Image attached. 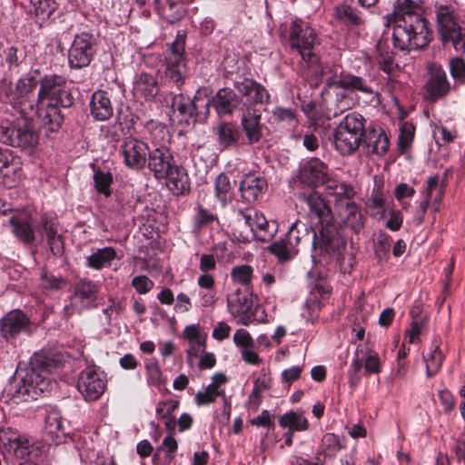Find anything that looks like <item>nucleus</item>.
Segmentation results:
<instances>
[{"label": "nucleus", "mask_w": 465, "mask_h": 465, "mask_svg": "<svg viewBox=\"0 0 465 465\" xmlns=\"http://www.w3.org/2000/svg\"><path fill=\"white\" fill-rule=\"evenodd\" d=\"M7 99L27 117L40 116V123L47 131L56 132L64 122L61 108H69L74 99L66 89V80L56 74H45L36 80L34 76L20 78L15 89L9 90Z\"/></svg>", "instance_id": "obj_1"}, {"label": "nucleus", "mask_w": 465, "mask_h": 465, "mask_svg": "<svg viewBox=\"0 0 465 465\" xmlns=\"http://www.w3.org/2000/svg\"><path fill=\"white\" fill-rule=\"evenodd\" d=\"M64 362V354L57 349H43L35 352L25 375L11 391L14 402L36 400L47 392L50 387L47 374L61 368Z\"/></svg>", "instance_id": "obj_2"}, {"label": "nucleus", "mask_w": 465, "mask_h": 465, "mask_svg": "<svg viewBox=\"0 0 465 465\" xmlns=\"http://www.w3.org/2000/svg\"><path fill=\"white\" fill-rule=\"evenodd\" d=\"M362 219L359 207L351 201V198H344L334 203L332 219L328 216L322 220V252L324 251L339 258L346 244L341 234V223H343L354 232H358L363 226Z\"/></svg>", "instance_id": "obj_3"}, {"label": "nucleus", "mask_w": 465, "mask_h": 465, "mask_svg": "<svg viewBox=\"0 0 465 465\" xmlns=\"http://www.w3.org/2000/svg\"><path fill=\"white\" fill-rule=\"evenodd\" d=\"M10 224L14 234L23 242H33L36 232L42 239L45 237L54 255L60 256L64 253V238L58 232L59 223L55 218L44 214L38 223H34L30 217H12Z\"/></svg>", "instance_id": "obj_4"}, {"label": "nucleus", "mask_w": 465, "mask_h": 465, "mask_svg": "<svg viewBox=\"0 0 465 465\" xmlns=\"http://www.w3.org/2000/svg\"><path fill=\"white\" fill-rule=\"evenodd\" d=\"M13 109L15 119L0 124V142L22 150L34 148L38 142V134L35 131V123L37 122L41 126L40 116L28 115L22 113L20 108L15 104H10ZM45 128L47 129L46 126Z\"/></svg>", "instance_id": "obj_5"}, {"label": "nucleus", "mask_w": 465, "mask_h": 465, "mask_svg": "<svg viewBox=\"0 0 465 465\" xmlns=\"http://www.w3.org/2000/svg\"><path fill=\"white\" fill-rule=\"evenodd\" d=\"M394 47L411 51L425 47L431 40V31L424 16H412L393 23Z\"/></svg>", "instance_id": "obj_6"}, {"label": "nucleus", "mask_w": 465, "mask_h": 465, "mask_svg": "<svg viewBox=\"0 0 465 465\" xmlns=\"http://www.w3.org/2000/svg\"><path fill=\"white\" fill-rule=\"evenodd\" d=\"M0 449L6 460H25L17 465H37L31 461L39 453L35 441L17 430L10 428L0 430Z\"/></svg>", "instance_id": "obj_7"}, {"label": "nucleus", "mask_w": 465, "mask_h": 465, "mask_svg": "<svg viewBox=\"0 0 465 465\" xmlns=\"http://www.w3.org/2000/svg\"><path fill=\"white\" fill-rule=\"evenodd\" d=\"M364 133V118L358 113L348 114L332 134L331 143L341 154H351L360 146Z\"/></svg>", "instance_id": "obj_8"}, {"label": "nucleus", "mask_w": 465, "mask_h": 465, "mask_svg": "<svg viewBox=\"0 0 465 465\" xmlns=\"http://www.w3.org/2000/svg\"><path fill=\"white\" fill-rule=\"evenodd\" d=\"M437 28L443 42H451L457 52H465V28L459 22L455 8L448 5H436Z\"/></svg>", "instance_id": "obj_9"}, {"label": "nucleus", "mask_w": 465, "mask_h": 465, "mask_svg": "<svg viewBox=\"0 0 465 465\" xmlns=\"http://www.w3.org/2000/svg\"><path fill=\"white\" fill-rule=\"evenodd\" d=\"M322 187L324 199L322 198V220L331 216L332 219V205L344 198L354 195L353 189L341 182L332 172L322 163Z\"/></svg>", "instance_id": "obj_10"}, {"label": "nucleus", "mask_w": 465, "mask_h": 465, "mask_svg": "<svg viewBox=\"0 0 465 465\" xmlns=\"http://www.w3.org/2000/svg\"><path fill=\"white\" fill-rule=\"evenodd\" d=\"M171 107L179 114L180 121L187 125H194L197 122H204L209 112L207 104L203 102V92L198 90L193 99L183 94H174L172 97Z\"/></svg>", "instance_id": "obj_11"}, {"label": "nucleus", "mask_w": 465, "mask_h": 465, "mask_svg": "<svg viewBox=\"0 0 465 465\" xmlns=\"http://www.w3.org/2000/svg\"><path fill=\"white\" fill-rule=\"evenodd\" d=\"M312 233V252L311 254L313 268L307 272L309 285L311 286L310 294L302 310V316L312 323H314L320 315V271L317 268L319 255L317 253L318 237L315 228H311Z\"/></svg>", "instance_id": "obj_12"}, {"label": "nucleus", "mask_w": 465, "mask_h": 465, "mask_svg": "<svg viewBox=\"0 0 465 465\" xmlns=\"http://www.w3.org/2000/svg\"><path fill=\"white\" fill-rule=\"evenodd\" d=\"M320 179V160L312 158L305 162L300 169L299 180L310 191L303 192L301 197L307 203L310 214L315 216L320 223V194L316 190Z\"/></svg>", "instance_id": "obj_13"}, {"label": "nucleus", "mask_w": 465, "mask_h": 465, "mask_svg": "<svg viewBox=\"0 0 465 465\" xmlns=\"http://www.w3.org/2000/svg\"><path fill=\"white\" fill-rule=\"evenodd\" d=\"M99 288L97 284L90 280L79 281L74 288V293L70 297L69 304L64 308L65 315L71 316L80 313L84 310L92 309L97 306Z\"/></svg>", "instance_id": "obj_14"}, {"label": "nucleus", "mask_w": 465, "mask_h": 465, "mask_svg": "<svg viewBox=\"0 0 465 465\" xmlns=\"http://www.w3.org/2000/svg\"><path fill=\"white\" fill-rule=\"evenodd\" d=\"M289 42L299 52L303 61L313 64L318 57L312 52L316 35L302 21L294 20L290 28Z\"/></svg>", "instance_id": "obj_15"}, {"label": "nucleus", "mask_w": 465, "mask_h": 465, "mask_svg": "<svg viewBox=\"0 0 465 465\" xmlns=\"http://www.w3.org/2000/svg\"><path fill=\"white\" fill-rule=\"evenodd\" d=\"M96 53V40L89 33L74 36L68 50V64L71 68L81 69L88 66Z\"/></svg>", "instance_id": "obj_16"}, {"label": "nucleus", "mask_w": 465, "mask_h": 465, "mask_svg": "<svg viewBox=\"0 0 465 465\" xmlns=\"http://www.w3.org/2000/svg\"><path fill=\"white\" fill-rule=\"evenodd\" d=\"M227 308L230 313L238 318V322L249 325L256 321L255 313L258 307H254L252 294L250 290H236L227 298Z\"/></svg>", "instance_id": "obj_17"}, {"label": "nucleus", "mask_w": 465, "mask_h": 465, "mask_svg": "<svg viewBox=\"0 0 465 465\" xmlns=\"http://www.w3.org/2000/svg\"><path fill=\"white\" fill-rule=\"evenodd\" d=\"M106 388V380L103 373L94 368L87 367L80 372L77 380V389L87 401L99 399Z\"/></svg>", "instance_id": "obj_18"}, {"label": "nucleus", "mask_w": 465, "mask_h": 465, "mask_svg": "<svg viewBox=\"0 0 465 465\" xmlns=\"http://www.w3.org/2000/svg\"><path fill=\"white\" fill-rule=\"evenodd\" d=\"M31 321L21 310H12L0 320V333L2 337L11 341L20 334L30 331Z\"/></svg>", "instance_id": "obj_19"}, {"label": "nucleus", "mask_w": 465, "mask_h": 465, "mask_svg": "<svg viewBox=\"0 0 465 465\" xmlns=\"http://www.w3.org/2000/svg\"><path fill=\"white\" fill-rule=\"evenodd\" d=\"M450 84L443 67L439 64L429 65V76L425 84V98L430 102H436L447 95Z\"/></svg>", "instance_id": "obj_20"}, {"label": "nucleus", "mask_w": 465, "mask_h": 465, "mask_svg": "<svg viewBox=\"0 0 465 465\" xmlns=\"http://www.w3.org/2000/svg\"><path fill=\"white\" fill-rule=\"evenodd\" d=\"M203 102L207 104L210 113V106L213 105L219 117L232 115L241 103L239 95L234 90L224 87L219 89L213 97H209L203 92Z\"/></svg>", "instance_id": "obj_21"}, {"label": "nucleus", "mask_w": 465, "mask_h": 465, "mask_svg": "<svg viewBox=\"0 0 465 465\" xmlns=\"http://www.w3.org/2000/svg\"><path fill=\"white\" fill-rule=\"evenodd\" d=\"M149 151L148 144L136 138H126L121 145L125 165L134 170H142L146 165Z\"/></svg>", "instance_id": "obj_22"}, {"label": "nucleus", "mask_w": 465, "mask_h": 465, "mask_svg": "<svg viewBox=\"0 0 465 465\" xmlns=\"http://www.w3.org/2000/svg\"><path fill=\"white\" fill-rule=\"evenodd\" d=\"M146 163L154 177L162 179L168 175L170 170L173 168L175 161L167 146L154 144L153 148L149 151Z\"/></svg>", "instance_id": "obj_23"}, {"label": "nucleus", "mask_w": 465, "mask_h": 465, "mask_svg": "<svg viewBox=\"0 0 465 465\" xmlns=\"http://www.w3.org/2000/svg\"><path fill=\"white\" fill-rule=\"evenodd\" d=\"M300 239L298 223H293L289 228L285 239L273 242L269 247V250L281 262L290 261L298 252L296 247L300 242Z\"/></svg>", "instance_id": "obj_24"}, {"label": "nucleus", "mask_w": 465, "mask_h": 465, "mask_svg": "<svg viewBox=\"0 0 465 465\" xmlns=\"http://www.w3.org/2000/svg\"><path fill=\"white\" fill-rule=\"evenodd\" d=\"M238 94L246 98L247 108L252 104H265L269 103L270 94L268 91L261 84L245 78L242 82L235 84Z\"/></svg>", "instance_id": "obj_25"}, {"label": "nucleus", "mask_w": 465, "mask_h": 465, "mask_svg": "<svg viewBox=\"0 0 465 465\" xmlns=\"http://www.w3.org/2000/svg\"><path fill=\"white\" fill-rule=\"evenodd\" d=\"M261 114L250 107L242 114L241 126L249 144L259 143L264 135L267 128L261 123Z\"/></svg>", "instance_id": "obj_26"}, {"label": "nucleus", "mask_w": 465, "mask_h": 465, "mask_svg": "<svg viewBox=\"0 0 465 465\" xmlns=\"http://www.w3.org/2000/svg\"><path fill=\"white\" fill-rule=\"evenodd\" d=\"M375 50V59L380 69L386 74H391L398 65L394 60L395 53L391 47V35L388 32L380 36Z\"/></svg>", "instance_id": "obj_27"}, {"label": "nucleus", "mask_w": 465, "mask_h": 465, "mask_svg": "<svg viewBox=\"0 0 465 465\" xmlns=\"http://www.w3.org/2000/svg\"><path fill=\"white\" fill-rule=\"evenodd\" d=\"M267 189V181L260 175L247 173L243 175L240 191L242 197L248 203L258 201Z\"/></svg>", "instance_id": "obj_28"}, {"label": "nucleus", "mask_w": 465, "mask_h": 465, "mask_svg": "<svg viewBox=\"0 0 465 465\" xmlns=\"http://www.w3.org/2000/svg\"><path fill=\"white\" fill-rule=\"evenodd\" d=\"M160 88L154 75L142 72L137 74L133 82V93L136 97L152 101L159 94Z\"/></svg>", "instance_id": "obj_29"}, {"label": "nucleus", "mask_w": 465, "mask_h": 465, "mask_svg": "<svg viewBox=\"0 0 465 465\" xmlns=\"http://www.w3.org/2000/svg\"><path fill=\"white\" fill-rule=\"evenodd\" d=\"M278 231V223L275 221H268L264 215L260 213L254 227L250 235H241L239 241L249 242L251 238H254L260 242L271 241Z\"/></svg>", "instance_id": "obj_30"}, {"label": "nucleus", "mask_w": 465, "mask_h": 465, "mask_svg": "<svg viewBox=\"0 0 465 465\" xmlns=\"http://www.w3.org/2000/svg\"><path fill=\"white\" fill-rule=\"evenodd\" d=\"M91 115L96 121H106L114 114V107L107 92L98 90L92 94L90 101Z\"/></svg>", "instance_id": "obj_31"}, {"label": "nucleus", "mask_w": 465, "mask_h": 465, "mask_svg": "<svg viewBox=\"0 0 465 465\" xmlns=\"http://www.w3.org/2000/svg\"><path fill=\"white\" fill-rule=\"evenodd\" d=\"M446 184L438 175L430 176L426 187L422 193L423 199L432 203V211L439 212L440 204L445 194Z\"/></svg>", "instance_id": "obj_32"}, {"label": "nucleus", "mask_w": 465, "mask_h": 465, "mask_svg": "<svg viewBox=\"0 0 465 465\" xmlns=\"http://www.w3.org/2000/svg\"><path fill=\"white\" fill-rule=\"evenodd\" d=\"M163 179L167 180V187L175 195L185 194L190 192L189 176L185 169L176 163L170 170L168 175Z\"/></svg>", "instance_id": "obj_33"}, {"label": "nucleus", "mask_w": 465, "mask_h": 465, "mask_svg": "<svg viewBox=\"0 0 465 465\" xmlns=\"http://www.w3.org/2000/svg\"><path fill=\"white\" fill-rule=\"evenodd\" d=\"M191 0H171L167 3H154L159 15L168 23L180 21L186 13V4Z\"/></svg>", "instance_id": "obj_34"}, {"label": "nucleus", "mask_w": 465, "mask_h": 465, "mask_svg": "<svg viewBox=\"0 0 465 465\" xmlns=\"http://www.w3.org/2000/svg\"><path fill=\"white\" fill-rule=\"evenodd\" d=\"M394 9L390 19L392 24L412 16H423L420 13V6L412 0H396Z\"/></svg>", "instance_id": "obj_35"}, {"label": "nucleus", "mask_w": 465, "mask_h": 465, "mask_svg": "<svg viewBox=\"0 0 465 465\" xmlns=\"http://www.w3.org/2000/svg\"><path fill=\"white\" fill-rule=\"evenodd\" d=\"M69 426V421L63 418L59 410L54 407H50L47 410L45 429L49 433L61 432L62 434H67Z\"/></svg>", "instance_id": "obj_36"}, {"label": "nucleus", "mask_w": 465, "mask_h": 465, "mask_svg": "<svg viewBox=\"0 0 465 465\" xmlns=\"http://www.w3.org/2000/svg\"><path fill=\"white\" fill-rule=\"evenodd\" d=\"M116 257V252L113 247H104L97 249L86 258V264L95 270H101L109 266L111 262Z\"/></svg>", "instance_id": "obj_37"}, {"label": "nucleus", "mask_w": 465, "mask_h": 465, "mask_svg": "<svg viewBox=\"0 0 465 465\" xmlns=\"http://www.w3.org/2000/svg\"><path fill=\"white\" fill-rule=\"evenodd\" d=\"M219 144L227 148L237 143L240 138V132L232 123H222L216 127Z\"/></svg>", "instance_id": "obj_38"}, {"label": "nucleus", "mask_w": 465, "mask_h": 465, "mask_svg": "<svg viewBox=\"0 0 465 465\" xmlns=\"http://www.w3.org/2000/svg\"><path fill=\"white\" fill-rule=\"evenodd\" d=\"M165 77L178 88L184 83L186 67L184 61L166 59Z\"/></svg>", "instance_id": "obj_39"}, {"label": "nucleus", "mask_w": 465, "mask_h": 465, "mask_svg": "<svg viewBox=\"0 0 465 465\" xmlns=\"http://www.w3.org/2000/svg\"><path fill=\"white\" fill-rule=\"evenodd\" d=\"M279 424L282 428H288L291 431L303 430L308 427V421L302 413L290 411L282 415L279 420Z\"/></svg>", "instance_id": "obj_40"}, {"label": "nucleus", "mask_w": 465, "mask_h": 465, "mask_svg": "<svg viewBox=\"0 0 465 465\" xmlns=\"http://www.w3.org/2000/svg\"><path fill=\"white\" fill-rule=\"evenodd\" d=\"M434 343L435 344L433 345V349L430 351V356L424 357L426 363V374L428 377H432L439 372L445 357L443 352L440 350V345L437 340H435Z\"/></svg>", "instance_id": "obj_41"}, {"label": "nucleus", "mask_w": 465, "mask_h": 465, "mask_svg": "<svg viewBox=\"0 0 465 465\" xmlns=\"http://www.w3.org/2000/svg\"><path fill=\"white\" fill-rule=\"evenodd\" d=\"M30 12L41 22L48 19L57 7L54 0H30Z\"/></svg>", "instance_id": "obj_42"}, {"label": "nucleus", "mask_w": 465, "mask_h": 465, "mask_svg": "<svg viewBox=\"0 0 465 465\" xmlns=\"http://www.w3.org/2000/svg\"><path fill=\"white\" fill-rule=\"evenodd\" d=\"M368 152L377 155H383L389 148V140L385 134L375 131L367 137Z\"/></svg>", "instance_id": "obj_43"}, {"label": "nucleus", "mask_w": 465, "mask_h": 465, "mask_svg": "<svg viewBox=\"0 0 465 465\" xmlns=\"http://www.w3.org/2000/svg\"><path fill=\"white\" fill-rule=\"evenodd\" d=\"M337 84L343 89L357 90L364 94H371L372 89L366 84V82L354 75H347L342 79L339 80Z\"/></svg>", "instance_id": "obj_44"}, {"label": "nucleus", "mask_w": 465, "mask_h": 465, "mask_svg": "<svg viewBox=\"0 0 465 465\" xmlns=\"http://www.w3.org/2000/svg\"><path fill=\"white\" fill-rule=\"evenodd\" d=\"M147 383L151 386L160 387L163 383V373L156 361L149 360L145 362Z\"/></svg>", "instance_id": "obj_45"}, {"label": "nucleus", "mask_w": 465, "mask_h": 465, "mask_svg": "<svg viewBox=\"0 0 465 465\" xmlns=\"http://www.w3.org/2000/svg\"><path fill=\"white\" fill-rule=\"evenodd\" d=\"M94 186L98 193L109 196L111 194L110 185L113 177L110 172L97 170L94 174Z\"/></svg>", "instance_id": "obj_46"}, {"label": "nucleus", "mask_w": 465, "mask_h": 465, "mask_svg": "<svg viewBox=\"0 0 465 465\" xmlns=\"http://www.w3.org/2000/svg\"><path fill=\"white\" fill-rule=\"evenodd\" d=\"M214 221H218V216L215 213H211L209 210L204 208L203 205H197L196 213L193 217L194 229L201 230Z\"/></svg>", "instance_id": "obj_47"}, {"label": "nucleus", "mask_w": 465, "mask_h": 465, "mask_svg": "<svg viewBox=\"0 0 465 465\" xmlns=\"http://www.w3.org/2000/svg\"><path fill=\"white\" fill-rule=\"evenodd\" d=\"M385 195L381 186H375L369 200L368 207L371 211V215L382 213L384 211Z\"/></svg>", "instance_id": "obj_48"}, {"label": "nucleus", "mask_w": 465, "mask_h": 465, "mask_svg": "<svg viewBox=\"0 0 465 465\" xmlns=\"http://www.w3.org/2000/svg\"><path fill=\"white\" fill-rule=\"evenodd\" d=\"M252 268L249 265L236 266L232 269L231 275L234 282L241 283L245 290H250L249 285L252 277Z\"/></svg>", "instance_id": "obj_49"}, {"label": "nucleus", "mask_w": 465, "mask_h": 465, "mask_svg": "<svg viewBox=\"0 0 465 465\" xmlns=\"http://www.w3.org/2000/svg\"><path fill=\"white\" fill-rule=\"evenodd\" d=\"M337 14L341 20L352 25H359L363 23L359 11L350 5H342L339 6Z\"/></svg>", "instance_id": "obj_50"}, {"label": "nucleus", "mask_w": 465, "mask_h": 465, "mask_svg": "<svg viewBox=\"0 0 465 465\" xmlns=\"http://www.w3.org/2000/svg\"><path fill=\"white\" fill-rule=\"evenodd\" d=\"M215 196L222 203H225L227 200V193L232 189V184L229 177L222 173H220L214 183Z\"/></svg>", "instance_id": "obj_51"}, {"label": "nucleus", "mask_w": 465, "mask_h": 465, "mask_svg": "<svg viewBox=\"0 0 465 465\" xmlns=\"http://www.w3.org/2000/svg\"><path fill=\"white\" fill-rule=\"evenodd\" d=\"M341 448L339 438L333 433H327L322 438V452L325 456L334 455Z\"/></svg>", "instance_id": "obj_52"}, {"label": "nucleus", "mask_w": 465, "mask_h": 465, "mask_svg": "<svg viewBox=\"0 0 465 465\" xmlns=\"http://www.w3.org/2000/svg\"><path fill=\"white\" fill-rule=\"evenodd\" d=\"M259 213H260L253 208L238 209L237 219L239 223H243V224L249 229L251 233L254 227Z\"/></svg>", "instance_id": "obj_53"}, {"label": "nucleus", "mask_w": 465, "mask_h": 465, "mask_svg": "<svg viewBox=\"0 0 465 465\" xmlns=\"http://www.w3.org/2000/svg\"><path fill=\"white\" fill-rule=\"evenodd\" d=\"M449 68L451 76L460 84L465 83V62L460 57H454L450 60Z\"/></svg>", "instance_id": "obj_54"}, {"label": "nucleus", "mask_w": 465, "mask_h": 465, "mask_svg": "<svg viewBox=\"0 0 465 465\" xmlns=\"http://www.w3.org/2000/svg\"><path fill=\"white\" fill-rule=\"evenodd\" d=\"M5 53V62L8 64L10 68L18 67L25 56V51L15 46L7 48Z\"/></svg>", "instance_id": "obj_55"}, {"label": "nucleus", "mask_w": 465, "mask_h": 465, "mask_svg": "<svg viewBox=\"0 0 465 465\" xmlns=\"http://www.w3.org/2000/svg\"><path fill=\"white\" fill-rule=\"evenodd\" d=\"M415 127L412 124L405 122L401 126L399 146L403 150L411 144L414 137Z\"/></svg>", "instance_id": "obj_56"}, {"label": "nucleus", "mask_w": 465, "mask_h": 465, "mask_svg": "<svg viewBox=\"0 0 465 465\" xmlns=\"http://www.w3.org/2000/svg\"><path fill=\"white\" fill-rule=\"evenodd\" d=\"M233 342L242 351V349L255 347V341L251 334L244 329H239L233 334Z\"/></svg>", "instance_id": "obj_57"}, {"label": "nucleus", "mask_w": 465, "mask_h": 465, "mask_svg": "<svg viewBox=\"0 0 465 465\" xmlns=\"http://www.w3.org/2000/svg\"><path fill=\"white\" fill-rule=\"evenodd\" d=\"M64 280L62 277H56L47 272L41 275V285L44 289L49 291H58L64 285Z\"/></svg>", "instance_id": "obj_58"}, {"label": "nucleus", "mask_w": 465, "mask_h": 465, "mask_svg": "<svg viewBox=\"0 0 465 465\" xmlns=\"http://www.w3.org/2000/svg\"><path fill=\"white\" fill-rule=\"evenodd\" d=\"M273 118L279 123H285L290 126H294L297 123L294 113L291 109L277 107L273 111Z\"/></svg>", "instance_id": "obj_59"}, {"label": "nucleus", "mask_w": 465, "mask_h": 465, "mask_svg": "<svg viewBox=\"0 0 465 465\" xmlns=\"http://www.w3.org/2000/svg\"><path fill=\"white\" fill-rule=\"evenodd\" d=\"M132 286L141 294L149 292L153 287V282L145 275H138L133 278Z\"/></svg>", "instance_id": "obj_60"}, {"label": "nucleus", "mask_w": 465, "mask_h": 465, "mask_svg": "<svg viewBox=\"0 0 465 465\" xmlns=\"http://www.w3.org/2000/svg\"><path fill=\"white\" fill-rule=\"evenodd\" d=\"M184 45H185V37L184 36H177L175 41L173 43L171 46V53L168 54L166 59L176 60V61H184L183 60V52H184Z\"/></svg>", "instance_id": "obj_61"}, {"label": "nucleus", "mask_w": 465, "mask_h": 465, "mask_svg": "<svg viewBox=\"0 0 465 465\" xmlns=\"http://www.w3.org/2000/svg\"><path fill=\"white\" fill-rule=\"evenodd\" d=\"M423 328L422 321H413L409 330L406 331L405 339L409 343H416L420 340V335Z\"/></svg>", "instance_id": "obj_62"}, {"label": "nucleus", "mask_w": 465, "mask_h": 465, "mask_svg": "<svg viewBox=\"0 0 465 465\" xmlns=\"http://www.w3.org/2000/svg\"><path fill=\"white\" fill-rule=\"evenodd\" d=\"M439 398L445 412H450L454 409L455 398L447 389L439 391Z\"/></svg>", "instance_id": "obj_63"}, {"label": "nucleus", "mask_w": 465, "mask_h": 465, "mask_svg": "<svg viewBox=\"0 0 465 465\" xmlns=\"http://www.w3.org/2000/svg\"><path fill=\"white\" fill-rule=\"evenodd\" d=\"M255 347H250L246 349H242L241 351V355L242 360L251 365H259L262 362V359L255 351Z\"/></svg>", "instance_id": "obj_64"}]
</instances>
